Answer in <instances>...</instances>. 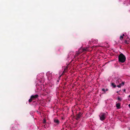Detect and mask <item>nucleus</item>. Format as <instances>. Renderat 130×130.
<instances>
[{
	"label": "nucleus",
	"mask_w": 130,
	"mask_h": 130,
	"mask_svg": "<svg viewBox=\"0 0 130 130\" xmlns=\"http://www.w3.org/2000/svg\"><path fill=\"white\" fill-rule=\"evenodd\" d=\"M126 58L125 56L122 53H121L118 56V61L121 63L124 62L125 61Z\"/></svg>",
	"instance_id": "nucleus-1"
},
{
	"label": "nucleus",
	"mask_w": 130,
	"mask_h": 130,
	"mask_svg": "<svg viewBox=\"0 0 130 130\" xmlns=\"http://www.w3.org/2000/svg\"><path fill=\"white\" fill-rule=\"evenodd\" d=\"M105 113H100L99 116L100 119L101 120L103 121L105 119Z\"/></svg>",
	"instance_id": "nucleus-2"
},
{
	"label": "nucleus",
	"mask_w": 130,
	"mask_h": 130,
	"mask_svg": "<svg viewBox=\"0 0 130 130\" xmlns=\"http://www.w3.org/2000/svg\"><path fill=\"white\" fill-rule=\"evenodd\" d=\"M81 49L80 48L78 50V52H77L76 54L75 55V57H76L78 56L80 53L83 52V51H81Z\"/></svg>",
	"instance_id": "nucleus-3"
},
{
	"label": "nucleus",
	"mask_w": 130,
	"mask_h": 130,
	"mask_svg": "<svg viewBox=\"0 0 130 130\" xmlns=\"http://www.w3.org/2000/svg\"><path fill=\"white\" fill-rule=\"evenodd\" d=\"M125 82H121L120 83H119V84L117 86V87H121V86H123Z\"/></svg>",
	"instance_id": "nucleus-4"
},
{
	"label": "nucleus",
	"mask_w": 130,
	"mask_h": 130,
	"mask_svg": "<svg viewBox=\"0 0 130 130\" xmlns=\"http://www.w3.org/2000/svg\"><path fill=\"white\" fill-rule=\"evenodd\" d=\"M38 96V95L37 94H36L34 95H32L31 96V98H32L33 100L37 98Z\"/></svg>",
	"instance_id": "nucleus-5"
},
{
	"label": "nucleus",
	"mask_w": 130,
	"mask_h": 130,
	"mask_svg": "<svg viewBox=\"0 0 130 130\" xmlns=\"http://www.w3.org/2000/svg\"><path fill=\"white\" fill-rule=\"evenodd\" d=\"M80 49L82 50H83V52L89 50V48L87 47H85L83 48H80Z\"/></svg>",
	"instance_id": "nucleus-6"
},
{
	"label": "nucleus",
	"mask_w": 130,
	"mask_h": 130,
	"mask_svg": "<svg viewBox=\"0 0 130 130\" xmlns=\"http://www.w3.org/2000/svg\"><path fill=\"white\" fill-rule=\"evenodd\" d=\"M116 107H117V109H119L120 108V104L118 103H117L116 105Z\"/></svg>",
	"instance_id": "nucleus-7"
},
{
	"label": "nucleus",
	"mask_w": 130,
	"mask_h": 130,
	"mask_svg": "<svg viewBox=\"0 0 130 130\" xmlns=\"http://www.w3.org/2000/svg\"><path fill=\"white\" fill-rule=\"evenodd\" d=\"M54 122L55 123L58 124L59 123V121L57 119H56L54 120Z\"/></svg>",
	"instance_id": "nucleus-8"
},
{
	"label": "nucleus",
	"mask_w": 130,
	"mask_h": 130,
	"mask_svg": "<svg viewBox=\"0 0 130 130\" xmlns=\"http://www.w3.org/2000/svg\"><path fill=\"white\" fill-rule=\"evenodd\" d=\"M121 81V80L120 79H119L116 80V83L117 84H118L119 83V82H120Z\"/></svg>",
	"instance_id": "nucleus-9"
},
{
	"label": "nucleus",
	"mask_w": 130,
	"mask_h": 130,
	"mask_svg": "<svg viewBox=\"0 0 130 130\" xmlns=\"http://www.w3.org/2000/svg\"><path fill=\"white\" fill-rule=\"evenodd\" d=\"M111 86L113 88L116 87V86L115 83H112L111 84Z\"/></svg>",
	"instance_id": "nucleus-10"
},
{
	"label": "nucleus",
	"mask_w": 130,
	"mask_h": 130,
	"mask_svg": "<svg viewBox=\"0 0 130 130\" xmlns=\"http://www.w3.org/2000/svg\"><path fill=\"white\" fill-rule=\"evenodd\" d=\"M123 36H121L120 37V39L121 40H123Z\"/></svg>",
	"instance_id": "nucleus-11"
},
{
	"label": "nucleus",
	"mask_w": 130,
	"mask_h": 130,
	"mask_svg": "<svg viewBox=\"0 0 130 130\" xmlns=\"http://www.w3.org/2000/svg\"><path fill=\"white\" fill-rule=\"evenodd\" d=\"M32 100H33V99H32V98H31H31L29 100V102H31L32 101Z\"/></svg>",
	"instance_id": "nucleus-12"
},
{
	"label": "nucleus",
	"mask_w": 130,
	"mask_h": 130,
	"mask_svg": "<svg viewBox=\"0 0 130 130\" xmlns=\"http://www.w3.org/2000/svg\"><path fill=\"white\" fill-rule=\"evenodd\" d=\"M118 100H120L121 101V99L119 97L118 98Z\"/></svg>",
	"instance_id": "nucleus-13"
},
{
	"label": "nucleus",
	"mask_w": 130,
	"mask_h": 130,
	"mask_svg": "<svg viewBox=\"0 0 130 130\" xmlns=\"http://www.w3.org/2000/svg\"><path fill=\"white\" fill-rule=\"evenodd\" d=\"M43 122L44 123H45L46 122V120H45V119H44L43 120Z\"/></svg>",
	"instance_id": "nucleus-14"
},
{
	"label": "nucleus",
	"mask_w": 130,
	"mask_h": 130,
	"mask_svg": "<svg viewBox=\"0 0 130 130\" xmlns=\"http://www.w3.org/2000/svg\"><path fill=\"white\" fill-rule=\"evenodd\" d=\"M125 42L126 44H128V43H127V40H125Z\"/></svg>",
	"instance_id": "nucleus-15"
},
{
	"label": "nucleus",
	"mask_w": 130,
	"mask_h": 130,
	"mask_svg": "<svg viewBox=\"0 0 130 130\" xmlns=\"http://www.w3.org/2000/svg\"><path fill=\"white\" fill-rule=\"evenodd\" d=\"M125 36V35L124 34H122V36H123H123Z\"/></svg>",
	"instance_id": "nucleus-16"
},
{
	"label": "nucleus",
	"mask_w": 130,
	"mask_h": 130,
	"mask_svg": "<svg viewBox=\"0 0 130 130\" xmlns=\"http://www.w3.org/2000/svg\"><path fill=\"white\" fill-rule=\"evenodd\" d=\"M128 106L129 107H130V104L128 105Z\"/></svg>",
	"instance_id": "nucleus-17"
},
{
	"label": "nucleus",
	"mask_w": 130,
	"mask_h": 130,
	"mask_svg": "<svg viewBox=\"0 0 130 130\" xmlns=\"http://www.w3.org/2000/svg\"><path fill=\"white\" fill-rule=\"evenodd\" d=\"M103 90V91H105V90Z\"/></svg>",
	"instance_id": "nucleus-18"
},
{
	"label": "nucleus",
	"mask_w": 130,
	"mask_h": 130,
	"mask_svg": "<svg viewBox=\"0 0 130 130\" xmlns=\"http://www.w3.org/2000/svg\"><path fill=\"white\" fill-rule=\"evenodd\" d=\"M129 97L130 98V95L129 96Z\"/></svg>",
	"instance_id": "nucleus-19"
},
{
	"label": "nucleus",
	"mask_w": 130,
	"mask_h": 130,
	"mask_svg": "<svg viewBox=\"0 0 130 130\" xmlns=\"http://www.w3.org/2000/svg\"><path fill=\"white\" fill-rule=\"evenodd\" d=\"M102 89L104 90V89H104V88H103V89Z\"/></svg>",
	"instance_id": "nucleus-20"
},
{
	"label": "nucleus",
	"mask_w": 130,
	"mask_h": 130,
	"mask_svg": "<svg viewBox=\"0 0 130 130\" xmlns=\"http://www.w3.org/2000/svg\"><path fill=\"white\" fill-rule=\"evenodd\" d=\"M125 91V90H124V91Z\"/></svg>",
	"instance_id": "nucleus-21"
},
{
	"label": "nucleus",
	"mask_w": 130,
	"mask_h": 130,
	"mask_svg": "<svg viewBox=\"0 0 130 130\" xmlns=\"http://www.w3.org/2000/svg\"><path fill=\"white\" fill-rule=\"evenodd\" d=\"M106 91H107L108 90H105Z\"/></svg>",
	"instance_id": "nucleus-22"
},
{
	"label": "nucleus",
	"mask_w": 130,
	"mask_h": 130,
	"mask_svg": "<svg viewBox=\"0 0 130 130\" xmlns=\"http://www.w3.org/2000/svg\"><path fill=\"white\" fill-rule=\"evenodd\" d=\"M81 51H83V50H81Z\"/></svg>",
	"instance_id": "nucleus-23"
},
{
	"label": "nucleus",
	"mask_w": 130,
	"mask_h": 130,
	"mask_svg": "<svg viewBox=\"0 0 130 130\" xmlns=\"http://www.w3.org/2000/svg\"><path fill=\"white\" fill-rule=\"evenodd\" d=\"M129 100H130L129 99H128Z\"/></svg>",
	"instance_id": "nucleus-24"
}]
</instances>
